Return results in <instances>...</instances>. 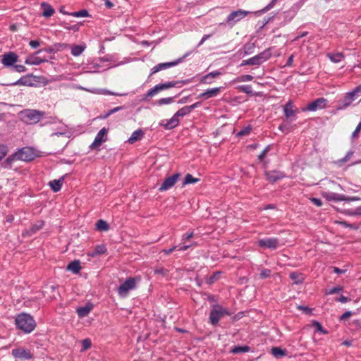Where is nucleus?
Wrapping results in <instances>:
<instances>
[{
  "mask_svg": "<svg viewBox=\"0 0 361 361\" xmlns=\"http://www.w3.org/2000/svg\"><path fill=\"white\" fill-rule=\"evenodd\" d=\"M222 89V87L208 89L206 91L203 92L202 93L200 94L197 96V98L208 99L209 98L216 97L221 92Z\"/></svg>",
  "mask_w": 361,
  "mask_h": 361,
  "instance_id": "obj_18",
  "label": "nucleus"
},
{
  "mask_svg": "<svg viewBox=\"0 0 361 361\" xmlns=\"http://www.w3.org/2000/svg\"><path fill=\"white\" fill-rule=\"evenodd\" d=\"M189 55V53H186L185 55H183L182 57H180L173 61H171V62H165V63H158L157 65H156L155 66H154L152 69H151V73H150V75L149 76H151L152 75L159 72V71H161L162 70H164V69H166V68H171V67H173L178 64H179L180 63H181L182 61H183V60Z\"/></svg>",
  "mask_w": 361,
  "mask_h": 361,
  "instance_id": "obj_7",
  "label": "nucleus"
},
{
  "mask_svg": "<svg viewBox=\"0 0 361 361\" xmlns=\"http://www.w3.org/2000/svg\"><path fill=\"white\" fill-rule=\"evenodd\" d=\"M85 46L74 44L71 47V54L74 56H80L85 50Z\"/></svg>",
  "mask_w": 361,
  "mask_h": 361,
  "instance_id": "obj_38",
  "label": "nucleus"
},
{
  "mask_svg": "<svg viewBox=\"0 0 361 361\" xmlns=\"http://www.w3.org/2000/svg\"><path fill=\"white\" fill-rule=\"evenodd\" d=\"M18 58L19 56L16 53L13 51H7L1 56V61L6 68L13 67L18 61Z\"/></svg>",
  "mask_w": 361,
  "mask_h": 361,
  "instance_id": "obj_11",
  "label": "nucleus"
},
{
  "mask_svg": "<svg viewBox=\"0 0 361 361\" xmlns=\"http://www.w3.org/2000/svg\"><path fill=\"white\" fill-rule=\"evenodd\" d=\"M106 252L107 249L104 244L97 245L95 246L92 252L90 254V256L94 257L97 255L105 254Z\"/></svg>",
  "mask_w": 361,
  "mask_h": 361,
  "instance_id": "obj_30",
  "label": "nucleus"
},
{
  "mask_svg": "<svg viewBox=\"0 0 361 361\" xmlns=\"http://www.w3.org/2000/svg\"><path fill=\"white\" fill-rule=\"evenodd\" d=\"M96 228L99 231H106L109 229V225L106 221L99 219L96 223Z\"/></svg>",
  "mask_w": 361,
  "mask_h": 361,
  "instance_id": "obj_37",
  "label": "nucleus"
},
{
  "mask_svg": "<svg viewBox=\"0 0 361 361\" xmlns=\"http://www.w3.org/2000/svg\"><path fill=\"white\" fill-rule=\"evenodd\" d=\"M42 51H45L47 53H55L56 52V49L53 47V46L51 47H49L47 48H44V49H39L38 51H37L35 52V54H38Z\"/></svg>",
  "mask_w": 361,
  "mask_h": 361,
  "instance_id": "obj_60",
  "label": "nucleus"
},
{
  "mask_svg": "<svg viewBox=\"0 0 361 361\" xmlns=\"http://www.w3.org/2000/svg\"><path fill=\"white\" fill-rule=\"evenodd\" d=\"M290 278L295 284H300L304 282L305 278L302 273L293 271L290 274Z\"/></svg>",
  "mask_w": 361,
  "mask_h": 361,
  "instance_id": "obj_29",
  "label": "nucleus"
},
{
  "mask_svg": "<svg viewBox=\"0 0 361 361\" xmlns=\"http://www.w3.org/2000/svg\"><path fill=\"white\" fill-rule=\"evenodd\" d=\"M44 226V221L43 220H39L35 224H32L28 230L23 232V236H31L36 233L37 231L41 230Z\"/></svg>",
  "mask_w": 361,
  "mask_h": 361,
  "instance_id": "obj_17",
  "label": "nucleus"
},
{
  "mask_svg": "<svg viewBox=\"0 0 361 361\" xmlns=\"http://www.w3.org/2000/svg\"><path fill=\"white\" fill-rule=\"evenodd\" d=\"M255 46V44L247 43L243 46V50L245 55L251 54L253 53Z\"/></svg>",
  "mask_w": 361,
  "mask_h": 361,
  "instance_id": "obj_49",
  "label": "nucleus"
},
{
  "mask_svg": "<svg viewBox=\"0 0 361 361\" xmlns=\"http://www.w3.org/2000/svg\"><path fill=\"white\" fill-rule=\"evenodd\" d=\"M250 11L239 9L232 11L226 18V23H221L220 25L227 24L230 27H233L238 22L245 18Z\"/></svg>",
  "mask_w": 361,
  "mask_h": 361,
  "instance_id": "obj_6",
  "label": "nucleus"
},
{
  "mask_svg": "<svg viewBox=\"0 0 361 361\" xmlns=\"http://www.w3.org/2000/svg\"><path fill=\"white\" fill-rule=\"evenodd\" d=\"M238 90L240 91V92H244V93H246V94H251L252 93V86L250 85H239L238 87Z\"/></svg>",
  "mask_w": 361,
  "mask_h": 361,
  "instance_id": "obj_51",
  "label": "nucleus"
},
{
  "mask_svg": "<svg viewBox=\"0 0 361 361\" xmlns=\"http://www.w3.org/2000/svg\"><path fill=\"white\" fill-rule=\"evenodd\" d=\"M16 327L25 334H30L36 327V322L30 314L27 313L18 314L15 319Z\"/></svg>",
  "mask_w": 361,
  "mask_h": 361,
  "instance_id": "obj_1",
  "label": "nucleus"
},
{
  "mask_svg": "<svg viewBox=\"0 0 361 361\" xmlns=\"http://www.w3.org/2000/svg\"><path fill=\"white\" fill-rule=\"evenodd\" d=\"M82 23H78V24H75V25H70L68 23H66V21H63V22H61L60 23V25L62 26L63 27H64L65 29H66L67 30H72L73 32H78L79 31V29H80V26L82 25Z\"/></svg>",
  "mask_w": 361,
  "mask_h": 361,
  "instance_id": "obj_35",
  "label": "nucleus"
},
{
  "mask_svg": "<svg viewBox=\"0 0 361 361\" xmlns=\"http://www.w3.org/2000/svg\"><path fill=\"white\" fill-rule=\"evenodd\" d=\"M64 177L62 176L59 179H55L49 183V185L51 190L56 192H59L62 187L63 183Z\"/></svg>",
  "mask_w": 361,
  "mask_h": 361,
  "instance_id": "obj_28",
  "label": "nucleus"
},
{
  "mask_svg": "<svg viewBox=\"0 0 361 361\" xmlns=\"http://www.w3.org/2000/svg\"><path fill=\"white\" fill-rule=\"evenodd\" d=\"M158 93L157 88L156 86L153 87L152 88L149 89L145 94H144L142 100L144 101H149L150 97H154L155 94Z\"/></svg>",
  "mask_w": 361,
  "mask_h": 361,
  "instance_id": "obj_42",
  "label": "nucleus"
},
{
  "mask_svg": "<svg viewBox=\"0 0 361 361\" xmlns=\"http://www.w3.org/2000/svg\"><path fill=\"white\" fill-rule=\"evenodd\" d=\"M190 113L191 111H190L188 106H185L178 110L174 114L176 115V117L179 118V117H183L190 114Z\"/></svg>",
  "mask_w": 361,
  "mask_h": 361,
  "instance_id": "obj_40",
  "label": "nucleus"
},
{
  "mask_svg": "<svg viewBox=\"0 0 361 361\" xmlns=\"http://www.w3.org/2000/svg\"><path fill=\"white\" fill-rule=\"evenodd\" d=\"M271 149V145H268L267 146L264 150L260 153V154L258 156V159L260 161H262L264 158L266 157L267 154V152Z\"/></svg>",
  "mask_w": 361,
  "mask_h": 361,
  "instance_id": "obj_54",
  "label": "nucleus"
},
{
  "mask_svg": "<svg viewBox=\"0 0 361 361\" xmlns=\"http://www.w3.org/2000/svg\"><path fill=\"white\" fill-rule=\"evenodd\" d=\"M12 68L18 73H23L27 71L26 67L23 65L14 64Z\"/></svg>",
  "mask_w": 361,
  "mask_h": 361,
  "instance_id": "obj_58",
  "label": "nucleus"
},
{
  "mask_svg": "<svg viewBox=\"0 0 361 361\" xmlns=\"http://www.w3.org/2000/svg\"><path fill=\"white\" fill-rule=\"evenodd\" d=\"M353 104V101L348 97L346 94H344L343 97L338 101L336 106V110H345L348 108Z\"/></svg>",
  "mask_w": 361,
  "mask_h": 361,
  "instance_id": "obj_22",
  "label": "nucleus"
},
{
  "mask_svg": "<svg viewBox=\"0 0 361 361\" xmlns=\"http://www.w3.org/2000/svg\"><path fill=\"white\" fill-rule=\"evenodd\" d=\"M253 80V76L251 75H242L238 77L237 81L238 82H246L251 81Z\"/></svg>",
  "mask_w": 361,
  "mask_h": 361,
  "instance_id": "obj_55",
  "label": "nucleus"
},
{
  "mask_svg": "<svg viewBox=\"0 0 361 361\" xmlns=\"http://www.w3.org/2000/svg\"><path fill=\"white\" fill-rule=\"evenodd\" d=\"M271 354L277 359L281 358L287 355V350L280 347H273L271 350Z\"/></svg>",
  "mask_w": 361,
  "mask_h": 361,
  "instance_id": "obj_31",
  "label": "nucleus"
},
{
  "mask_svg": "<svg viewBox=\"0 0 361 361\" xmlns=\"http://www.w3.org/2000/svg\"><path fill=\"white\" fill-rule=\"evenodd\" d=\"M353 154H354L353 151L348 152L343 158L340 159L336 161V164L340 166H342L343 164L346 163L348 161L350 160V159L351 158V157L353 156Z\"/></svg>",
  "mask_w": 361,
  "mask_h": 361,
  "instance_id": "obj_44",
  "label": "nucleus"
},
{
  "mask_svg": "<svg viewBox=\"0 0 361 361\" xmlns=\"http://www.w3.org/2000/svg\"><path fill=\"white\" fill-rule=\"evenodd\" d=\"M279 245V240L276 238H267L259 240L258 245L263 248L275 250Z\"/></svg>",
  "mask_w": 361,
  "mask_h": 361,
  "instance_id": "obj_15",
  "label": "nucleus"
},
{
  "mask_svg": "<svg viewBox=\"0 0 361 361\" xmlns=\"http://www.w3.org/2000/svg\"><path fill=\"white\" fill-rule=\"evenodd\" d=\"M107 128H102L97 134L93 142L90 145V148L91 149H96L97 147H99L103 142H106L107 140Z\"/></svg>",
  "mask_w": 361,
  "mask_h": 361,
  "instance_id": "obj_12",
  "label": "nucleus"
},
{
  "mask_svg": "<svg viewBox=\"0 0 361 361\" xmlns=\"http://www.w3.org/2000/svg\"><path fill=\"white\" fill-rule=\"evenodd\" d=\"M92 345V341L90 338H85L82 341V350L89 349Z\"/></svg>",
  "mask_w": 361,
  "mask_h": 361,
  "instance_id": "obj_57",
  "label": "nucleus"
},
{
  "mask_svg": "<svg viewBox=\"0 0 361 361\" xmlns=\"http://www.w3.org/2000/svg\"><path fill=\"white\" fill-rule=\"evenodd\" d=\"M41 8L43 10L42 16L45 18L51 17L55 13L54 8L47 2H42Z\"/></svg>",
  "mask_w": 361,
  "mask_h": 361,
  "instance_id": "obj_25",
  "label": "nucleus"
},
{
  "mask_svg": "<svg viewBox=\"0 0 361 361\" xmlns=\"http://www.w3.org/2000/svg\"><path fill=\"white\" fill-rule=\"evenodd\" d=\"M326 105L327 99L324 97H319L309 103L305 108L302 109V111H316L319 109H325Z\"/></svg>",
  "mask_w": 361,
  "mask_h": 361,
  "instance_id": "obj_10",
  "label": "nucleus"
},
{
  "mask_svg": "<svg viewBox=\"0 0 361 361\" xmlns=\"http://www.w3.org/2000/svg\"><path fill=\"white\" fill-rule=\"evenodd\" d=\"M252 126L250 125H248L247 126L243 127L238 133V137H243L245 135H248L251 130H252Z\"/></svg>",
  "mask_w": 361,
  "mask_h": 361,
  "instance_id": "obj_48",
  "label": "nucleus"
},
{
  "mask_svg": "<svg viewBox=\"0 0 361 361\" xmlns=\"http://www.w3.org/2000/svg\"><path fill=\"white\" fill-rule=\"evenodd\" d=\"M67 46L66 44L56 43L53 45V47L56 49V52H57L63 50L64 48L67 47Z\"/></svg>",
  "mask_w": 361,
  "mask_h": 361,
  "instance_id": "obj_63",
  "label": "nucleus"
},
{
  "mask_svg": "<svg viewBox=\"0 0 361 361\" xmlns=\"http://www.w3.org/2000/svg\"><path fill=\"white\" fill-rule=\"evenodd\" d=\"M179 177L180 173H176L169 177L166 178L159 188V191L163 192L171 188L176 184Z\"/></svg>",
  "mask_w": 361,
  "mask_h": 361,
  "instance_id": "obj_16",
  "label": "nucleus"
},
{
  "mask_svg": "<svg viewBox=\"0 0 361 361\" xmlns=\"http://www.w3.org/2000/svg\"><path fill=\"white\" fill-rule=\"evenodd\" d=\"M278 1L279 0H271V2L268 5H267L264 8L255 12V15H259L261 13H264L267 12L268 11L271 9L276 5V4Z\"/></svg>",
  "mask_w": 361,
  "mask_h": 361,
  "instance_id": "obj_43",
  "label": "nucleus"
},
{
  "mask_svg": "<svg viewBox=\"0 0 361 361\" xmlns=\"http://www.w3.org/2000/svg\"><path fill=\"white\" fill-rule=\"evenodd\" d=\"M271 48H267L259 54L249 59L250 66H259L271 57Z\"/></svg>",
  "mask_w": 361,
  "mask_h": 361,
  "instance_id": "obj_8",
  "label": "nucleus"
},
{
  "mask_svg": "<svg viewBox=\"0 0 361 361\" xmlns=\"http://www.w3.org/2000/svg\"><path fill=\"white\" fill-rule=\"evenodd\" d=\"M179 125V118L176 117L174 114L170 119L162 121L160 126H163L166 130H171Z\"/></svg>",
  "mask_w": 361,
  "mask_h": 361,
  "instance_id": "obj_20",
  "label": "nucleus"
},
{
  "mask_svg": "<svg viewBox=\"0 0 361 361\" xmlns=\"http://www.w3.org/2000/svg\"><path fill=\"white\" fill-rule=\"evenodd\" d=\"M283 114L286 118L290 121H295V114L298 112V109L295 108L291 100H289L285 105L283 106Z\"/></svg>",
  "mask_w": 361,
  "mask_h": 361,
  "instance_id": "obj_13",
  "label": "nucleus"
},
{
  "mask_svg": "<svg viewBox=\"0 0 361 361\" xmlns=\"http://www.w3.org/2000/svg\"><path fill=\"white\" fill-rule=\"evenodd\" d=\"M47 61H48L47 59H42L40 57H37L34 55H31L25 59V63L27 65L38 66L44 62H47Z\"/></svg>",
  "mask_w": 361,
  "mask_h": 361,
  "instance_id": "obj_24",
  "label": "nucleus"
},
{
  "mask_svg": "<svg viewBox=\"0 0 361 361\" xmlns=\"http://www.w3.org/2000/svg\"><path fill=\"white\" fill-rule=\"evenodd\" d=\"M35 82H42L44 85L48 83L47 80L44 77L35 76L32 73L27 74L22 76L20 79L10 84H2V85H24L33 86Z\"/></svg>",
  "mask_w": 361,
  "mask_h": 361,
  "instance_id": "obj_3",
  "label": "nucleus"
},
{
  "mask_svg": "<svg viewBox=\"0 0 361 361\" xmlns=\"http://www.w3.org/2000/svg\"><path fill=\"white\" fill-rule=\"evenodd\" d=\"M322 196L329 201L341 202L344 200V195L332 192H323Z\"/></svg>",
  "mask_w": 361,
  "mask_h": 361,
  "instance_id": "obj_23",
  "label": "nucleus"
},
{
  "mask_svg": "<svg viewBox=\"0 0 361 361\" xmlns=\"http://www.w3.org/2000/svg\"><path fill=\"white\" fill-rule=\"evenodd\" d=\"M221 75V72L219 71H214L210 72L205 75L202 76L200 80V83L201 84H212L213 82V79L218 78Z\"/></svg>",
  "mask_w": 361,
  "mask_h": 361,
  "instance_id": "obj_21",
  "label": "nucleus"
},
{
  "mask_svg": "<svg viewBox=\"0 0 361 361\" xmlns=\"http://www.w3.org/2000/svg\"><path fill=\"white\" fill-rule=\"evenodd\" d=\"M296 12L294 10H288L283 13V24L290 22L295 16Z\"/></svg>",
  "mask_w": 361,
  "mask_h": 361,
  "instance_id": "obj_36",
  "label": "nucleus"
},
{
  "mask_svg": "<svg viewBox=\"0 0 361 361\" xmlns=\"http://www.w3.org/2000/svg\"><path fill=\"white\" fill-rule=\"evenodd\" d=\"M345 213L350 216L361 215V206L357 207L355 210L348 209Z\"/></svg>",
  "mask_w": 361,
  "mask_h": 361,
  "instance_id": "obj_56",
  "label": "nucleus"
},
{
  "mask_svg": "<svg viewBox=\"0 0 361 361\" xmlns=\"http://www.w3.org/2000/svg\"><path fill=\"white\" fill-rule=\"evenodd\" d=\"M265 176L267 179L271 183H274L285 177L283 172L278 171H266Z\"/></svg>",
  "mask_w": 361,
  "mask_h": 361,
  "instance_id": "obj_19",
  "label": "nucleus"
},
{
  "mask_svg": "<svg viewBox=\"0 0 361 361\" xmlns=\"http://www.w3.org/2000/svg\"><path fill=\"white\" fill-rule=\"evenodd\" d=\"M81 269L80 262L78 259L71 262L66 268L68 271H72L73 274H78Z\"/></svg>",
  "mask_w": 361,
  "mask_h": 361,
  "instance_id": "obj_27",
  "label": "nucleus"
},
{
  "mask_svg": "<svg viewBox=\"0 0 361 361\" xmlns=\"http://www.w3.org/2000/svg\"><path fill=\"white\" fill-rule=\"evenodd\" d=\"M345 94L348 95V97H349V98L353 101V102L355 101L358 97L354 89Z\"/></svg>",
  "mask_w": 361,
  "mask_h": 361,
  "instance_id": "obj_64",
  "label": "nucleus"
},
{
  "mask_svg": "<svg viewBox=\"0 0 361 361\" xmlns=\"http://www.w3.org/2000/svg\"><path fill=\"white\" fill-rule=\"evenodd\" d=\"M200 180L199 178H194L190 173H187L184 178L183 185H185L191 183H196Z\"/></svg>",
  "mask_w": 361,
  "mask_h": 361,
  "instance_id": "obj_41",
  "label": "nucleus"
},
{
  "mask_svg": "<svg viewBox=\"0 0 361 361\" xmlns=\"http://www.w3.org/2000/svg\"><path fill=\"white\" fill-rule=\"evenodd\" d=\"M136 281L135 278H128L125 282L120 285L118 288V293L121 297H125L130 290L135 288Z\"/></svg>",
  "mask_w": 361,
  "mask_h": 361,
  "instance_id": "obj_9",
  "label": "nucleus"
},
{
  "mask_svg": "<svg viewBox=\"0 0 361 361\" xmlns=\"http://www.w3.org/2000/svg\"><path fill=\"white\" fill-rule=\"evenodd\" d=\"M18 160L17 156L16 155V153L14 152L13 154L8 157L1 164V166L4 169H11L12 164L14 161Z\"/></svg>",
  "mask_w": 361,
  "mask_h": 361,
  "instance_id": "obj_33",
  "label": "nucleus"
},
{
  "mask_svg": "<svg viewBox=\"0 0 361 361\" xmlns=\"http://www.w3.org/2000/svg\"><path fill=\"white\" fill-rule=\"evenodd\" d=\"M17 159L25 162L33 161L38 155L33 147H24L15 152Z\"/></svg>",
  "mask_w": 361,
  "mask_h": 361,
  "instance_id": "obj_5",
  "label": "nucleus"
},
{
  "mask_svg": "<svg viewBox=\"0 0 361 361\" xmlns=\"http://www.w3.org/2000/svg\"><path fill=\"white\" fill-rule=\"evenodd\" d=\"M92 310V304H87L84 307H79L76 310V312L80 318H83L89 314Z\"/></svg>",
  "mask_w": 361,
  "mask_h": 361,
  "instance_id": "obj_26",
  "label": "nucleus"
},
{
  "mask_svg": "<svg viewBox=\"0 0 361 361\" xmlns=\"http://www.w3.org/2000/svg\"><path fill=\"white\" fill-rule=\"evenodd\" d=\"M163 85H164V89L166 90V89L177 86L178 85H179V82H177V80L176 81H169V82L163 83Z\"/></svg>",
  "mask_w": 361,
  "mask_h": 361,
  "instance_id": "obj_59",
  "label": "nucleus"
},
{
  "mask_svg": "<svg viewBox=\"0 0 361 361\" xmlns=\"http://www.w3.org/2000/svg\"><path fill=\"white\" fill-rule=\"evenodd\" d=\"M22 121L27 124H35L44 116V112L35 109H25L20 113Z\"/></svg>",
  "mask_w": 361,
  "mask_h": 361,
  "instance_id": "obj_4",
  "label": "nucleus"
},
{
  "mask_svg": "<svg viewBox=\"0 0 361 361\" xmlns=\"http://www.w3.org/2000/svg\"><path fill=\"white\" fill-rule=\"evenodd\" d=\"M250 349L247 345H235L230 350V353L233 354L243 353L250 351Z\"/></svg>",
  "mask_w": 361,
  "mask_h": 361,
  "instance_id": "obj_34",
  "label": "nucleus"
},
{
  "mask_svg": "<svg viewBox=\"0 0 361 361\" xmlns=\"http://www.w3.org/2000/svg\"><path fill=\"white\" fill-rule=\"evenodd\" d=\"M221 271H215L211 275L207 280V283L208 284H212L215 281H216L219 279V275L221 274Z\"/></svg>",
  "mask_w": 361,
  "mask_h": 361,
  "instance_id": "obj_50",
  "label": "nucleus"
},
{
  "mask_svg": "<svg viewBox=\"0 0 361 361\" xmlns=\"http://www.w3.org/2000/svg\"><path fill=\"white\" fill-rule=\"evenodd\" d=\"M180 94L176 95L175 97H170L166 98H161L156 101V104L159 106L169 104L173 102L174 98L177 97Z\"/></svg>",
  "mask_w": 361,
  "mask_h": 361,
  "instance_id": "obj_39",
  "label": "nucleus"
},
{
  "mask_svg": "<svg viewBox=\"0 0 361 361\" xmlns=\"http://www.w3.org/2000/svg\"><path fill=\"white\" fill-rule=\"evenodd\" d=\"M8 152V147L6 145L0 143V161L7 155Z\"/></svg>",
  "mask_w": 361,
  "mask_h": 361,
  "instance_id": "obj_52",
  "label": "nucleus"
},
{
  "mask_svg": "<svg viewBox=\"0 0 361 361\" xmlns=\"http://www.w3.org/2000/svg\"><path fill=\"white\" fill-rule=\"evenodd\" d=\"M312 322V326L316 328L317 331H319L323 334H327L329 333V331L327 330H326L325 329L323 328V326L320 322H319L316 320H313Z\"/></svg>",
  "mask_w": 361,
  "mask_h": 361,
  "instance_id": "obj_45",
  "label": "nucleus"
},
{
  "mask_svg": "<svg viewBox=\"0 0 361 361\" xmlns=\"http://www.w3.org/2000/svg\"><path fill=\"white\" fill-rule=\"evenodd\" d=\"M11 354L16 359L21 360H30L33 358V355L30 350L23 348H16L13 349Z\"/></svg>",
  "mask_w": 361,
  "mask_h": 361,
  "instance_id": "obj_14",
  "label": "nucleus"
},
{
  "mask_svg": "<svg viewBox=\"0 0 361 361\" xmlns=\"http://www.w3.org/2000/svg\"><path fill=\"white\" fill-rule=\"evenodd\" d=\"M143 135V131L141 129H138L132 133L131 136L128 139V142L133 144L136 141L141 140Z\"/></svg>",
  "mask_w": 361,
  "mask_h": 361,
  "instance_id": "obj_32",
  "label": "nucleus"
},
{
  "mask_svg": "<svg viewBox=\"0 0 361 361\" xmlns=\"http://www.w3.org/2000/svg\"><path fill=\"white\" fill-rule=\"evenodd\" d=\"M233 314L228 309L219 304H214L209 312V323L216 326L221 318L224 316H230Z\"/></svg>",
  "mask_w": 361,
  "mask_h": 361,
  "instance_id": "obj_2",
  "label": "nucleus"
},
{
  "mask_svg": "<svg viewBox=\"0 0 361 361\" xmlns=\"http://www.w3.org/2000/svg\"><path fill=\"white\" fill-rule=\"evenodd\" d=\"M360 130H361V121H360V123L357 126L355 130L353 132L352 135H351V138L352 139H355V138L357 137Z\"/></svg>",
  "mask_w": 361,
  "mask_h": 361,
  "instance_id": "obj_62",
  "label": "nucleus"
},
{
  "mask_svg": "<svg viewBox=\"0 0 361 361\" xmlns=\"http://www.w3.org/2000/svg\"><path fill=\"white\" fill-rule=\"evenodd\" d=\"M71 16L76 18L88 17L90 16L89 12L86 9H82L75 12H71Z\"/></svg>",
  "mask_w": 361,
  "mask_h": 361,
  "instance_id": "obj_47",
  "label": "nucleus"
},
{
  "mask_svg": "<svg viewBox=\"0 0 361 361\" xmlns=\"http://www.w3.org/2000/svg\"><path fill=\"white\" fill-rule=\"evenodd\" d=\"M271 271L269 269H263L259 274V278L264 279L271 276Z\"/></svg>",
  "mask_w": 361,
  "mask_h": 361,
  "instance_id": "obj_53",
  "label": "nucleus"
},
{
  "mask_svg": "<svg viewBox=\"0 0 361 361\" xmlns=\"http://www.w3.org/2000/svg\"><path fill=\"white\" fill-rule=\"evenodd\" d=\"M342 290H343V287L341 286H335V287L329 289L326 293L327 294H335V293H338Z\"/></svg>",
  "mask_w": 361,
  "mask_h": 361,
  "instance_id": "obj_61",
  "label": "nucleus"
},
{
  "mask_svg": "<svg viewBox=\"0 0 361 361\" xmlns=\"http://www.w3.org/2000/svg\"><path fill=\"white\" fill-rule=\"evenodd\" d=\"M329 57L331 61L338 63L341 61V60L344 58V56L341 53H336L329 54Z\"/></svg>",
  "mask_w": 361,
  "mask_h": 361,
  "instance_id": "obj_46",
  "label": "nucleus"
}]
</instances>
